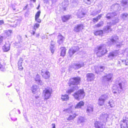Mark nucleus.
Here are the masks:
<instances>
[{"label":"nucleus","instance_id":"1","mask_svg":"<svg viewBox=\"0 0 128 128\" xmlns=\"http://www.w3.org/2000/svg\"><path fill=\"white\" fill-rule=\"evenodd\" d=\"M124 83L119 81H116V84L112 87V92L114 94L120 93L123 90Z\"/></svg>","mask_w":128,"mask_h":128},{"label":"nucleus","instance_id":"2","mask_svg":"<svg viewBox=\"0 0 128 128\" xmlns=\"http://www.w3.org/2000/svg\"><path fill=\"white\" fill-rule=\"evenodd\" d=\"M105 44H101L100 46L97 47V50L96 51L97 56L100 57L107 52V50L105 48Z\"/></svg>","mask_w":128,"mask_h":128},{"label":"nucleus","instance_id":"3","mask_svg":"<svg viewBox=\"0 0 128 128\" xmlns=\"http://www.w3.org/2000/svg\"><path fill=\"white\" fill-rule=\"evenodd\" d=\"M52 89L50 87L45 88L43 91V94L44 95V100H46L49 99L51 96Z\"/></svg>","mask_w":128,"mask_h":128},{"label":"nucleus","instance_id":"4","mask_svg":"<svg viewBox=\"0 0 128 128\" xmlns=\"http://www.w3.org/2000/svg\"><path fill=\"white\" fill-rule=\"evenodd\" d=\"M85 96L84 90H80L75 93L73 96L76 99L78 100L83 98Z\"/></svg>","mask_w":128,"mask_h":128},{"label":"nucleus","instance_id":"5","mask_svg":"<svg viewBox=\"0 0 128 128\" xmlns=\"http://www.w3.org/2000/svg\"><path fill=\"white\" fill-rule=\"evenodd\" d=\"M80 80V78L78 77L70 79L69 81L70 86V87L77 86V85L79 83Z\"/></svg>","mask_w":128,"mask_h":128},{"label":"nucleus","instance_id":"6","mask_svg":"<svg viewBox=\"0 0 128 128\" xmlns=\"http://www.w3.org/2000/svg\"><path fill=\"white\" fill-rule=\"evenodd\" d=\"M120 124L121 128H128V118L124 117L120 122Z\"/></svg>","mask_w":128,"mask_h":128},{"label":"nucleus","instance_id":"7","mask_svg":"<svg viewBox=\"0 0 128 128\" xmlns=\"http://www.w3.org/2000/svg\"><path fill=\"white\" fill-rule=\"evenodd\" d=\"M79 48L78 46H74L70 48L69 50V56L71 57L76 52L79 50Z\"/></svg>","mask_w":128,"mask_h":128},{"label":"nucleus","instance_id":"8","mask_svg":"<svg viewBox=\"0 0 128 128\" xmlns=\"http://www.w3.org/2000/svg\"><path fill=\"white\" fill-rule=\"evenodd\" d=\"M41 75L45 78L47 79L50 77V73L47 70L42 69L41 71Z\"/></svg>","mask_w":128,"mask_h":128},{"label":"nucleus","instance_id":"9","mask_svg":"<svg viewBox=\"0 0 128 128\" xmlns=\"http://www.w3.org/2000/svg\"><path fill=\"white\" fill-rule=\"evenodd\" d=\"M95 128H105V125L103 122L96 121L94 123Z\"/></svg>","mask_w":128,"mask_h":128},{"label":"nucleus","instance_id":"10","mask_svg":"<svg viewBox=\"0 0 128 128\" xmlns=\"http://www.w3.org/2000/svg\"><path fill=\"white\" fill-rule=\"evenodd\" d=\"M84 66V64L82 62L74 63L72 65V67L75 69H78Z\"/></svg>","mask_w":128,"mask_h":128},{"label":"nucleus","instance_id":"11","mask_svg":"<svg viewBox=\"0 0 128 128\" xmlns=\"http://www.w3.org/2000/svg\"><path fill=\"white\" fill-rule=\"evenodd\" d=\"M118 53V51L117 50L111 52L109 53L108 57L110 59H112L117 56Z\"/></svg>","mask_w":128,"mask_h":128},{"label":"nucleus","instance_id":"12","mask_svg":"<svg viewBox=\"0 0 128 128\" xmlns=\"http://www.w3.org/2000/svg\"><path fill=\"white\" fill-rule=\"evenodd\" d=\"M112 76L113 75L112 74H108L103 77L102 79L104 81H110L111 80Z\"/></svg>","mask_w":128,"mask_h":128},{"label":"nucleus","instance_id":"13","mask_svg":"<svg viewBox=\"0 0 128 128\" xmlns=\"http://www.w3.org/2000/svg\"><path fill=\"white\" fill-rule=\"evenodd\" d=\"M83 28V25L82 24H79L75 26L74 30L76 32H79Z\"/></svg>","mask_w":128,"mask_h":128},{"label":"nucleus","instance_id":"14","mask_svg":"<svg viewBox=\"0 0 128 128\" xmlns=\"http://www.w3.org/2000/svg\"><path fill=\"white\" fill-rule=\"evenodd\" d=\"M94 75L92 73L87 74L86 76L87 80L88 81H90L93 80L94 78Z\"/></svg>","mask_w":128,"mask_h":128},{"label":"nucleus","instance_id":"15","mask_svg":"<svg viewBox=\"0 0 128 128\" xmlns=\"http://www.w3.org/2000/svg\"><path fill=\"white\" fill-rule=\"evenodd\" d=\"M108 115L104 113L101 114L100 116V119L102 121L103 120V122L104 123L106 122L107 118L108 117Z\"/></svg>","mask_w":128,"mask_h":128},{"label":"nucleus","instance_id":"16","mask_svg":"<svg viewBox=\"0 0 128 128\" xmlns=\"http://www.w3.org/2000/svg\"><path fill=\"white\" fill-rule=\"evenodd\" d=\"M12 33V30H6L2 34L4 37V38H6L10 36Z\"/></svg>","mask_w":128,"mask_h":128},{"label":"nucleus","instance_id":"17","mask_svg":"<svg viewBox=\"0 0 128 128\" xmlns=\"http://www.w3.org/2000/svg\"><path fill=\"white\" fill-rule=\"evenodd\" d=\"M111 8L115 10H119L120 9V7L119 4H114L111 6Z\"/></svg>","mask_w":128,"mask_h":128},{"label":"nucleus","instance_id":"18","mask_svg":"<svg viewBox=\"0 0 128 128\" xmlns=\"http://www.w3.org/2000/svg\"><path fill=\"white\" fill-rule=\"evenodd\" d=\"M117 15V14L116 12L110 13L107 14L106 16V17L108 19H110L116 16Z\"/></svg>","mask_w":128,"mask_h":128},{"label":"nucleus","instance_id":"19","mask_svg":"<svg viewBox=\"0 0 128 128\" xmlns=\"http://www.w3.org/2000/svg\"><path fill=\"white\" fill-rule=\"evenodd\" d=\"M93 107L92 106H88L86 109V112L88 115H90V114L92 113L93 111Z\"/></svg>","mask_w":128,"mask_h":128},{"label":"nucleus","instance_id":"20","mask_svg":"<svg viewBox=\"0 0 128 128\" xmlns=\"http://www.w3.org/2000/svg\"><path fill=\"white\" fill-rule=\"evenodd\" d=\"M71 87H72V88L66 91L67 93L70 94L72 92H73L75 90L78 89V86H72Z\"/></svg>","mask_w":128,"mask_h":128},{"label":"nucleus","instance_id":"21","mask_svg":"<svg viewBox=\"0 0 128 128\" xmlns=\"http://www.w3.org/2000/svg\"><path fill=\"white\" fill-rule=\"evenodd\" d=\"M10 45L9 44H6L2 47V49L4 51L7 52L10 49Z\"/></svg>","mask_w":128,"mask_h":128},{"label":"nucleus","instance_id":"22","mask_svg":"<svg viewBox=\"0 0 128 128\" xmlns=\"http://www.w3.org/2000/svg\"><path fill=\"white\" fill-rule=\"evenodd\" d=\"M23 60L22 58H20L18 63V66L19 69L21 70H22L23 68L22 66V63Z\"/></svg>","mask_w":128,"mask_h":128},{"label":"nucleus","instance_id":"23","mask_svg":"<svg viewBox=\"0 0 128 128\" xmlns=\"http://www.w3.org/2000/svg\"><path fill=\"white\" fill-rule=\"evenodd\" d=\"M60 55L62 56H64L66 54V49L64 47H61L60 48Z\"/></svg>","mask_w":128,"mask_h":128},{"label":"nucleus","instance_id":"24","mask_svg":"<svg viewBox=\"0 0 128 128\" xmlns=\"http://www.w3.org/2000/svg\"><path fill=\"white\" fill-rule=\"evenodd\" d=\"M118 39V37L116 35H114L112 36V38L110 40L112 43H115L117 40Z\"/></svg>","mask_w":128,"mask_h":128},{"label":"nucleus","instance_id":"25","mask_svg":"<svg viewBox=\"0 0 128 128\" xmlns=\"http://www.w3.org/2000/svg\"><path fill=\"white\" fill-rule=\"evenodd\" d=\"M104 69V67L103 66H100L98 68V70H96L95 71V72L97 74L100 73V72H102Z\"/></svg>","mask_w":128,"mask_h":128},{"label":"nucleus","instance_id":"26","mask_svg":"<svg viewBox=\"0 0 128 128\" xmlns=\"http://www.w3.org/2000/svg\"><path fill=\"white\" fill-rule=\"evenodd\" d=\"M119 19L118 17H114L112 20V23L113 24H115L119 22Z\"/></svg>","mask_w":128,"mask_h":128},{"label":"nucleus","instance_id":"27","mask_svg":"<svg viewBox=\"0 0 128 128\" xmlns=\"http://www.w3.org/2000/svg\"><path fill=\"white\" fill-rule=\"evenodd\" d=\"M84 104V102L82 101H80L77 104L76 106H75L76 108H80L81 107L83 106Z\"/></svg>","mask_w":128,"mask_h":128},{"label":"nucleus","instance_id":"28","mask_svg":"<svg viewBox=\"0 0 128 128\" xmlns=\"http://www.w3.org/2000/svg\"><path fill=\"white\" fill-rule=\"evenodd\" d=\"M104 31L106 32H108L109 31H111V30L110 28V26H107L104 27L103 29Z\"/></svg>","mask_w":128,"mask_h":128},{"label":"nucleus","instance_id":"29","mask_svg":"<svg viewBox=\"0 0 128 128\" xmlns=\"http://www.w3.org/2000/svg\"><path fill=\"white\" fill-rule=\"evenodd\" d=\"M38 88V87L36 85H33L32 87V90L33 94H35V92Z\"/></svg>","mask_w":128,"mask_h":128},{"label":"nucleus","instance_id":"30","mask_svg":"<svg viewBox=\"0 0 128 128\" xmlns=\"http://www.w3.org/2000/svg\"><path fill=\"white\" fill-rule=\"evenodd\" d=\"M85 15V13L82 11L79 12L78 13L77 15L78 17L79 18H83Z\"/></svg>","mask_w":128,"mask_h":128},{"label":"nucleus","instance_id":"31","mask_svg":"<svg viewBox=\"0 0 128 128\" xmlns=\"http://www.w3.org/2000/svg\"><path fill=\"white\" fill-rule=\"evenodd\" d=\"M70 15L64 16L62 18V19L63 21L65 22L67 21L70 18Z\"/></svg>","mask_w":128,"mask_h":128},{"label":"nucleus","instance_id":"32","mask_svg":"<svg viewBox=\"0 0 128 128\" xmlns=\"http://www.w3.org/2000/svg\"><path fill=\"white\" fill-rule=\"evenodd\" d=\"M69 98V96L66 94L64 95H62L61 97V99L62 100L66 101L68 100Z\"/></svg>","mask_w":128,"mask_h":128},{"label":"nucleus","instance_id":"33","mask_svg":"<svg viewBox=\"0 0 128 128\" xmlns=\"http://www.w3.org/2000/svg\"><path fill=\"white\" fill-rule=\"evenodd\" d=\"M100 98L101 99L105 101L108 98V95L107 94H104L100 96Z\"/></svg>","mask_w":128,"mask_h":128},{"label":"nucleus","instance_id":"34","mask_svg":"<svg viewBox=\"0 0 128 128\" xmlns=\"http://www.w3.org/2000/svg\"><path fill=\"white\" fill-rule=\"evenodd\" d=\"M105 101L99 98L98 99V104L99 106H102L104 104Z\"/></svg>","mask_w":128,"mask_h":128},{"label":"nucleus","instance_id":"35","mask_svg":"<svg viewBox=\"0 0 128 128\" xmlns=\"http://www.w3.org/2000/svg\"><path fill=\"white\" fill-rule=\"evenodd\" d=\"M94 33V34L96 36L101 35L102 34L103 31L102 30L96 31Z\"/></svg>","mask_w":128,"mask_h":128},{"label":"nucleus","instance_id":"36","mask_svg":"<svg viewBox=\"0 0 128 128\" xmlns=\"http://www.w3.org/2000/svg\"><path fill=\"white\" fill-rule=\"evenodd\" d=\"M128 16V14L127 13H123L120 16L124 20H125L126 18H127Z\"/></svg>","mask_w":128,"mask_h":128},{"label":"nucleus","instance_id":"37","mask_svg":"<svg viewBox=\"0 0 128 128\" xmlns=\"http://www.w3.org/2000/svg\"><path fill=\"white\" fill-rule=\"evenodd\" d=\"M84 118L82 117H80L79 118L78 120V122L79 123H81L83 122L84 121Z\"/></svg>","mask_w":128,"mask_h":128},{"label":"nucleus","instance_id":"38","mask_svg":"<svg viewBox=\"0 0 128 128\" xmlns=\"http://www.w3.org/2000/svg\"><path fill=\"white\" fill-rule=\"evenodd\" d=\"M103 22L102 21H101L100 22L98 23L97 24H96L95 26L96 27L98 28L102 26H103Z\"/></svg>","mask_w":128,"mask_h":128},{"label":"nucleus","instance_id":"39","mask_svg":"<svg viewBox=\"0 0 128 128\" xmlns=\"http://www.w3.org/2000/svg\"><path fill=\"white\" fill-rule=\"evenodd\" d=\"M58 40H64L65 39L64 37L60 34L58 35Z\"/></svg>","mask_w":128,"mask_h":128},{"label":"nucleus","instance_id":"40","mask_svg":"<svg viewBox=\"0 0 128 128\" xmlns=\"http://www.w3.org/2000/svg\"><path fill=\"white\" fill-rule=\"evenodd\" d=\"M17 38L18 40V45H19L20 44H21V42L22 38L21 36L20 35H18L17 36Z\"/></svg>","mask_w":128,"mask_h":128},{"label":"nucleus","instance_id":"41","mask_svg":"<svg viewBox=\"0 0 128 128\" xmlns=\"http://www.w3.org/2000/svg\"><path fill=\"white\" fill-rule=\"evenodd\" d=\"M40 26V24L38 23H36L35 24L34 26V29L36 30V29L38 28Z\"/></svg>","mask_w":128,"mask_h":128},{"label":"nucleus","instance_id":"42","mask_svg":"<svg viewBox=\"0 0 128 128\" xmlns=\"http://www.w3.org/2000/svg\"><path fill=\"white\" fill-rule=\"evenodd\" d=\"M76 116L75 115H70L68 118L67 119L68 120H70L73 119Z\"/></svg>","mask_w":128,"mask_h":128},{"label":"nucleus","instance_id":"43","mask_svg":"<svg viewBox=\"0 0 128 128\" xmlns=\"http://www.w3.org/2000/svg\"><path fill=\"white\" fill-rule=\"evenodd\" d=\"M5 70V66L4 65H2L0 62V70L3 71Z\"/></svg>","mask_w":128,"mask_h":128},{"label":"nucleus","instance_id":"44","mask_svg":"<svg viewBox=\"0 0 128 128\" xmlns=\"http://www.w3.org/2000/svg\"><path fill=\"white\" fill-rule=\"evenodd\" d=\"M128 2V0H123L121 2V3L123 6L126 4Z\"/></svg>","mask_w":128,"mask_h":128},{"label":"nucleus","instance_id":"45","mask_svg":"<svg viewBox=\"0 0 128 128\" xmlns=\"http://www.w3.org/2000/svg\"><path fill=\"white\" fill-rule=\"evenodd\" d=\"M108 104L111 107H113L114 106V104L113 102H112V100H110L108 102Z\"/></svg>","mask_w":128,"mask_h":128},{"label":"nucleus","instance_id":"46","mask_svg":"<svg viewBox=\"0 0 128 128\" xmlns=\"http://www.w3.org/2000/svg\"><path fill=\"white\" fill-rule=\"evenodd\" d=\"M41 12L40 10L38 11L36 14L35 16V18H39L40 17Z\"/></svg>","mask_w":128,"mask_h":128},{"label":"nucleus","instance_id":"47","mask_svg":"<svg viewBox=\"0 0 128 128\" xmlns=\"http://www.w3.org/2000/svg\"><path fill=\"white\" fill-rule=\"evenodd\" d=\"M40 80V76L38 74L36 75V77L35 78V81L36 82H37Z\"/></svg>","mask_w":128,"mask_h":128},{"label":"nucleus","instance_id":"48","mask_svg":"<svg viewBox=\"0 0 128 128\" xmlns=\"http://www.w3.org/2000/svg\"><path fill=\"white\" fill-rule=\"evenodd\" d=\"M54 46L53 45H51L50 46V50L51 51V52L53 54L54 51Z\"/></svg>","mask_w":128,"mask_h":128},{"label":"nucleus","instance_id":"49","mask_svg":"<svg viewBox=\"0 0 128 128\" xmlns=\"http://www.w3.org/2000/svg\"><path fill=\"white\" fill-rule=\"evenodd\" d=\"M5 39V38H4V37L3 35L2 36L0 35V44H1L3 40Z\"/></svg>","mask_w":128,"mask_h":128},{"label":"nucleus","instance_id":"50","mask_svg":"<svg viewBox=\"0 0 128 128\" xmlns=\"http://www.w3.org/2000/svg\"><path fill=\"white\" fill-rule=\"evenodd\" d=\"M93 1V0H84V2L88 4H90Z\"/></svg>","mask_w":128,"mask_h":128},{"label":"nucleus","instance_id":"51","mask_svg":"<svg viewBox=\"0 0 128 128\" xmlns=\"http://www.w3.org/2000/svg\"><path fill=\"white\" fill-rule=\"evenodd\" d=\"M14 22L16 23V24L15 25H13V26L14 27H16L20 24V21L19 20H16Z\"/></svg>","mask_w":128,"mask_h":128},{"label":"nucleus","instance_id":"52","mask_svg":"<svg viewBox=\"0 0 128 128\" xmlns=\"http://www.w3.org/2000/svg\"><path fill=\"white\" fill-rule=\"evenodd\" d=\"M122 62L124 64H125L126 65H128V59L126 60H121Z\"/></svg>","mask_w":128,"mask_h":128},{"label":"nucleus","instance_id":"53","mask_svg":"<svg viewBox=\"0 0 128 128\" xmlns=\"http://www.w3.org/2000/svg\"><path fill=\"white\" fill-rule=\"evenodd\" d=\"M36 83L38 84L41 86L42 85L44 84L43 82L41 80L37 82Z\"/></svg>","mask_w":128,"mask_h":128},{"label":"nucleus","instance_id":"54","mask_svg":"<svg viewBox=\"0 0 128 128\" xmlns=\"http://www.w3.org/2000/svg\"><path fill=\"white\" fill-rule=\"evenodd\" d=\"M35 20L38 22L40 23L41 22V20L38 18H35Z\"/></svg>","mask_w":128,"mask_h":128},{"label":"nucleus","instance_id":"55","mask_svg":"<svg viewBox=\"0 0 128 128\" xmlns=\"http://www.w3.org/2000/svg\"><path fill=\"white\" fill-rule=\"evenodd\" d=\"M64 40H58V42L59 44H63Z\"/></svg>","mask_w":128,"mask_h":128},{"label":"nucleus","instance_id":"56","mask_svg":"<svg viewBox=\"0 0 128 128\" xmlns=\"http://www.w3.org/2000/svg\"><path fill=\"white\" fill-rule=\"evenodd\" d=\"M98 20L97 18H93L92 21L94 22H97L98 21Z\"/></svg>","mask_w":128,"mask_h":128},{"label":"nucleus","instance_id":"57","mask_svg":"<svg viewBox=\"0 0 128 128\" xmlns=\"http://www.w3.org/2000/svg\"><path fill=\"white\" fill-rule=\"evenodd\" d=\"M102 14H100V15H99L96 17L98 20L100 19V18L101 17H102Z\"/></svg>","mask_w":128,"mask_h":128},{"label":"nucleus","instance_id":"58","mask_svg":"<svg viewBox=\"0 0 128 128\" xmlns=\"http://www.w3.org/2000/svg\"><path fill=\"white\" fill-rule=\"evenodd\" d=\"M30 33L31 34H32L33 35H34V34H35V31H33V30H32L30 32Z\"/></svg>","mask_w":128,"mask_h":128},{"label":"nucleus","instance_id":"59","mask_svg":"<svg viewBox=\"0 0 128 128\" xmlns=\"http://www.w3.org/2000/svg\"><path fill=\"white\" fill-rule=\"evenodd\" d=\"M68 3L67 2V3L65 5V6L64 7V10H66V7H67L68 6Z\"/></svg>","mask_w":128,"mask_h":128},{"label":"nucleus","instance_id":"60","mask_svg":"<svg viewBox=\"0 0 128 128\" xmlns=\"http://www.w3.org/2000/svg\"><path fill=\"white\" fill-rule=\"evenodd\" d=\"M122 46V44H119L116 45V47L118 48H120V46Z\"/></svg>","mask_w":128,"mask_h":128},{"label":"nucleus","instance_id":"61","mask_svg":"<svg viewBox=\"0 0 128 128\" xmlns=\"http://www.w3.org/2000/svg\"><path fill=\"white\" fill-rule=\"evenodd\" d=\"M52 128H56V125L55 124H52Z\"/></svg>","mask_w":128,"mask_h":128},{"label":"nucleus","instance_id":"62","mask_svg":"<svg viewBox=\"0 0 128 128\" xmlns=\"http://www.w3.org/2000/svg\"><path fill=\"white\" fill-rule=\"evenodd\" d=\"M44 3H47L48 2V0H43Z\"/></svg>","mask_w":128,"mask_h":128},{"label":"nucleus","instance_id":"63","mask_svg":"<svg viewBox=\"0 0 128 128\" xmlns=\"http://www.w3.org/2000/svg\"><path fill=\"white\" fill-rule=\"evenodd\" d=\"M4 23V22L3 20H0V24H3Z\"/></svg>","mask_w":128,"mask_h":128},{"label":"nucleus","instance_id":"64","mask_svg":"<svg viewBox=\"0 0 128 128\" xmlns=\"http://www.w3.org/2000/svg\"><path fill=\"white\" fill-rule=\"evenodd\" d=\"M41 38L42 39L45 38V37L44 34H43V35L42 36Z\"/></svg>","mask_w":128,"mask_h":128}]
</instances>
